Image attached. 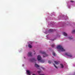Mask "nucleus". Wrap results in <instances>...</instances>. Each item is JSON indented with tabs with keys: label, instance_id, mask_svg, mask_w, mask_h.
Masks as SVG:
<instances>
[{
	"label": "nucleus",
	"instance_id": "f257e3e1",
	"mask_svg": "<svg viewBox=\"0 0 75 75\" xmlns=\"http://www.w3.org/2000/svg\"><path fill=\"white\" fill-rule=\"evenodd\" d=\"M57 49H59V50H58V51H59L60 52V51H60V50H61V51L62 52L65 51V50L64 49V48L62 47L60 45H59L57 46Z\"/></svg>",
	"mask_w": 75,
	"mask_h": 75
},
{
	"label": "nucleus",
	"instance_id": "f03ea898",
	"mask_svg": "<svg viewBox=\"0 0 75 75\" xmlns=\"http://www.w3.org/2000/svg\"><path fill=\"white\" fill-rule=\"evenodd\" d=\"M37 59L38 61H40L41 62H44L45 61L43 60H42V59L41 58V57L40 55H39L38 56Z\"/></svg>",
	"mask_w": 75,
	"mask_h": 75
},
{
	"label": "nucleus",
	"instance_id": "7ed1b4c3",
	"mask_svg": "<svg viewBox=\"0 0 75 75\" xmlns=\"http://www.w3.org/2000/svg\"><path fill=\"white\" fill-rule=\"evenodd\" d=\"M40 53L42 54H43V55H44L43 56V57H48V55L46 54L45 52L42 51H40Z\"/></svg>",
	"mask_w": 75,
	"mask_h": 75
},
{
	"label": "nucleus",
	"instance_id": "20e7f679",
	"mask_svg": "<svg viewBox=\"0 0 75 75\" xmlns=\"http://www.w3.org/2000/svg\"><path fill=\"white\" fill-rule=\"evenodd\" d=\"M65 55H66L67 56H68V57H72V56L71 55V54L69 55L68 54V53H66L65 54Z\"/></svg>",
	"mask_w": 75,
	"mask_h": 75
},
{
	"label": "nucleus",
	"instance_id": "39448f33",
	"mask_svg": "<svg viewBox=\"0 0 75 75\" xmlns=\"http://www.w3.org/2000/svg\"><path fill=\"white\" fill-rule=\"evenodd\" d=\"M28 57H32V53L31 52H28Z\"/></svg>",
	"mask_w": 75,
	"mask_h": 75
},
{
	"label": "nucleus",
	"instance_id": "423d86ee",
	"mask_svg": "<svg viewBox=\"0 0 75 75\" xmlns=\"http://www.w3.org/2000/svg\"><path fill=\"white\" fill-rule=\"evenodd\" d=\"M37 61V59H35V58H33L31 60V61L32 62H35V61Z\"/></svg>",
	"mask_w": 75,
	"mask_h": 75
},
{
	"label": "nucleus",
	"instance_id": "0eeeda50",
	"mask_svg": "<svg viewBox=\"0 0 75 75\" xmlns=\"http://www.w3.org/2000/svg\"><path fill=\"white\" fill-rule=\"evenodd\" d=\"M54 31V30L53 29H50L48 31V33H51L52 32H53Z\"/></svg>",
	"mask_w": 75,
	"mask_h": 75
},
{
	"label": "nucleus",
	"instance_id": "6e6552de",
	"mask_svg": "<svg viewBox=\"0 0 75 75\" xmlns=\"http://www.w3.org/2000/svg\"><path fill=\"white\" fill-rule=\"evenodd\" d=\"M35 67H36V68H38V67H40V66L38 65V64H36V63H35Z\"/></svg>",
	"mask_w": 75,
	"mask_h": 75
},
{
	"label": "nucleus",
	"instance_id": "1a4fd4ad",
	"mask_svg": "<svg viewBox=\"0 0 75 75\" xmlns=\"http://www.w3.org/2000/svg\"><path fill=\"white\" fill-rule=\"evenodd\" d=\"M27 73L28 75H31V73H30V71H29V70L27 71Z\"/></svg>",
	"mask_w": 75,
	"mask_h": 75
},
{
	"label": "nucleus",
	"instance_id": "9d476101",
	"mask_svg": "<svg viewBox=\"0 0 75 75\" xmlns=\"http://www.w3.org/2000/svg\"><path fill=\"white\" fill-rule=\"evenodd\" d=\"M54 62H55V64H56L57 65H58V64H59V62H57L54 61Z\"/></svg>",
	"mask_w": 75,
	"mask_h": 75
},
{
	"label": "nucleus",
	"instance_id": "9b49d317",
	"mask_svg": "<svg viewBox=\"0 0 75 75\" xmlns=\"http://www.w3.org/2000/svg\"><path fill=\"white\" fill-rule=\"evenodd\" d=\"M63 35H65V36H67V34L65 32L63 33Z\"/></svg>",
	"mask_w": 75,
	"mask_h": 75
},
{
	"label": "nucleus",
	"instance_id": "f8f14e48",
	"mask_svg": "<svg viewBox=\"0 0 75 75\" xmlns=\"http://www.w3.org/2000/svg\"><path fill=\"white\" fill-rule=\"evenodd\" d=\"M28 47L30 48H32V46H31V45H30V44L28 45Z\"/></svg>",
	"mask_w": 75,
	"mask_h": 75
},
{
	"label": "nucleus",
	"instance_id": "ddd939ff",
	"mask_svg": "<svg viewBox=\"0 0 75 75\" xmlns=\"http://www.w3.org/2000/svg\"><path fill=\"white\" fill-rule=\"evenodd\" d=\"M60 65L61 67L62 68H64V65L62 64H60Z\"/></svg>",
	"mask_w": 75,
	"mask_h": 75
},
{
	"label": "nucleus",
	"instance_id": "4468645a",
	"mask_svg": "<svg viewBox=\"0 0 75 75\" xmlns=\"http://www.w3.org/2000/svg\"><path fill=\"white\" fill-rule=\"evenodd\" d=\"M52 55H53V56H55V53L54 52H53Z\"/></svg>",
	"mask_w": 75,
	"mask_h": 75
},
{
	"label": "nucleus",
	"instance_id": "2eb2a0df",
	"mask_svg": "<svg viewBox=\"0 0 75 75\" xmlns=\"http://www.w3.org/2000/svg\"><path fill=\"white\" fill-rule=\"evenodd\" d=\"M54 46H55V44H53L52 45H51V47L52 48H53V47H54Z\"/></svg>",
	"mask_w": 75,
	"mask_h": 75
},
{
	"label": "nucleus",
	"instance_id": "dca6fc26",
	"mask_svg": "<svg viewBox=\"0 0 75 75\" xmlns=\"http://www.w3.org/2000/svg\"><path fill=\"white\" fill-rule=\"evenodd\" d=\"M53 65H54V67H55L56 68H57V69L58 68V67H57V66H55V64H53Z\"/></svg>",
	"mask_w": 75,
	"mask_h": 75
},
{
	"label": "nucleus",
	"instance_id": "f3484780",
	"mask_svg": "<svg viewBox=\"0 0 75 75\" xmlns=\"http://www.w3.org/2000/svg\"><path fill=\"white\" fill-rule=\"evenodd\" d=\"M72 33H75V30H73L72 31Z\"/></svg>",
	"mask_w": 75,
	"mask_h": 75
},
{
	"label": "nucleus",
	"instance_id": "a211bd4d",
	"mask_svg": "<svg viewBox=\"0 0 75 75\" xmlns=\"http://www.w3.org/2000/svg\"><path fill=\"white\" fill-rule=\"evenodd\" d=\"M69 40H72V38H71V37H69Z\"/></svg>",
	"mask_w": 75,
	"mask_h": 75
},
{
	"label": "nucleus",
	"instance_id": "6ab92c4d",
	"mask_svg": "<svg viewBox=\"0 0 75 75\" xmlns=\"http://www.w3.org/2000/svg\"><path fill=\"white\" fill-rule=\"evenodd\" d=\"M48 63H49V64H51V61H48Z\"/></svg>",
	"mask_w": 75,
	"mask_h": 75
},
{
	"label": "nucleus",
	"instance_id": "aec40b11",
	"mask_svg": "<svg viewBox=\"0 0 75 75\" xmlns=\"http://www.w3.org/2000/svg\"><path fill=\"white\" fill-rule=\"evenodd\" d=\"M41 68L42 69H43V70H44V69H45V68H44L42 67Z\"/></svg>",
	"mask_w": 75,
	"mask_h": 75
},
{
	"label": "nucleus",
	"instance_id": "412c9836",
	"mask_svg": "<svg viewBox=\"0 0 75 75\" xmlns=\"http://www.w3.org/2000/svg\"><path fill=\"white\" fill-rule=\"evenodd\" d=\"M71 2H74V1H70Z\"/></svg>",
	"mask_w": 75,
	"mask_h": 75
},
{
	"label": "nucleus",
	"instance_id": "4be33fe9",
	"mask_svg": "<svg viewBox=\"0 0 75 75\" xmlns=\"http://www.w3.org/2000/svg\"><path fill=\"white\" fill-rule=\"evenodd\" d=\"M38 73H40V72L39 71H38Z\"/></svg>",
	"mask_w": 75,
	"mask_h": 75
},
{
	"label": "nucleus",
	"instance_id": "5701e85b",
	"mask_svg": "<svg viewBox=\"0 0 75 75\" xmlns=\"http://www.w3.org/2000/svg\"><path fill=\"white\" fill-rule=\"evenodd\" d=\"M41 75H44V74H41Z\"/></svg>",
	"mask_w": 75,
	"mask_h": 75
},
{
	"label": "nucleus",
	"instance_id": "b1692460",
	"mask_svg": "<svg viewBox=\"0 0 75 75\" xmlns=\"http://www.w3.org/2000/svg\"><path fill=\"white\" fill-rule=\"evenodd\" d=\"M34 55H35V53H34Z\"/></svg>",
	"mask_w": 75,
	"mask_h": 75
},
{
	"label": "nucleus",
	"instance_id": "393cba45",
	"mask_svg": "<svg viewBox=\"0 0 75 75\" xmlns=\"http://www.w3.org/2000/svg\"><path fill=\"white\" fill-rule=\"evenodd\" d=\"M33 75H35V74H33Z\"/></svg>",
	"mask_w": 75,
	"mask_h": 75
},
{
	"label": "nucleus",
	"instance_id": "a878e982",
	"mask_svg": "<svg viewBox=\"0 0 75 75\" xmlns=\"http://www.w3.org/2000/svg\"><path fill=\"white\" fill-rule=\"evenodd\" d=\"M34 52H35V51H33Z\"/></svg>",
	"mask_w": 75,
	"mask_h": 75
},
{
	"label": "nucleus",
	"instance_id": "bb28decb",
	"mask_svg": "<svg viewBox=\"0 0 75 75\" xmlns=\"http://www.w3.org/2000/svg\"><path fill=\"white\" fill-rule=\"evenodd\" d=\"M52 40L53 41H54V40Z\"/></svg>",
	"mask_w": 75,
	"mask_h": 75
}]
</instances>
